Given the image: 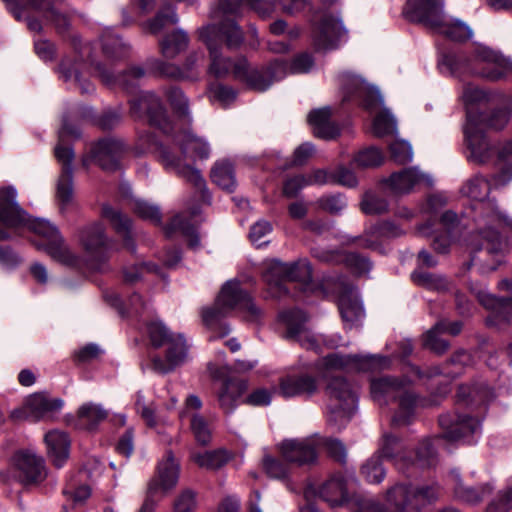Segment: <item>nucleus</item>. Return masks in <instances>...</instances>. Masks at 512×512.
<instances>
[{"mask_svg": "<svg viewBox=\"0 0 512 512\" xmlns=\"http://www.w3.org/2000/svg\"><path fill=\"white\" fill-rule=\"evenodd\" d=\"M129 103L133 117L141 118L146 115L150 124L158 127L166 135L163 141H159L151 133L140 135L136 145L137 153L155 154L166 170L190 182L200 193L202 201L209 203L211 197L206 189V182L200 171L192 166L196 157L207 159L210 156L209 144L190 131L180 130L172 124L161 100L154 93L143 92Z\"/></svg>", "mask_w": 512, "mask_h": 512, "instance_id": "obj_1", "label": "nucleus"}, {"mask_svg": "<svg viewBox=\"0 0 512 512\" xmlns=\"http://www.w3.org/2000/svg\"><path fill=\"white\" fill-rule=\"evenodd\" d=\"M439 425L443 430L441 436L433 440L424 439L421 441L417 447L415 459L405 454V447L401 439L390 433L383 435L376 453L381 458L384 457L391 460L396 468L402 472L414 466L429 468L437 463L435 444H439L442 440L451 442L463 440L467 443H473L474 436L478 435L481 430V421L476 417L466 414H442L439 417Z\"/></svg>", "mask_w": 512, "mask_h": 512, "instance_id": "obj_2", "label": "nucleus"}, {"mask_svg": "<svg viewBox=\"0 0 512 512\" xmlns=\"http://www.w3.org/2000/svg\"><path fill=\"white\" fill-rule=\"evenodd\" d=\"M198 39L208 50L209 65L207 73L215 78H225L232 74L235 78V66L240 57L234 59L222 53L225 46L229 49L239 47L243 42V32L233 20H224L219 25L209 24L197 30Z\"/></svg>", "mask_w": 512, "mask_h": 512, "instance_id": "obj_3", "label": "nucleus"}, {"mask_svg": "<svg viewBox=\"0 0 512 512\" xmlns=\"http://www.w3.org/2000/svg\"><path fill=\"white\" fill-rule=\"evenodd\" d=\"M371 396L380 405L398 402V408L392 418L394 425L409 424L419 405L424 406L414 392L410 389V382L406 379L382 377L371 381Z\"/></svg>", "mask_w": 512, "mask_h": 512, "instance_id": "obj_4", "label": "nucleus"}, {"mask_svg": "<svg viewBox=\"0 0 512 512\" xmlns=\"http://www.w3.org/2000/svg\"><path fill=\"white\" fill-rule=\"evenodd\" d=\"M147 334L152 346L156 348L168 346L165 359L158 356L152 358L153 370L166 374L184 363L187 357V345L182 335H172L161 322L149 323Z\"/></svg>", "mask_w": 512, "mask_h": 512, "instance_id": "obj_5", "label": "nucleus"}, {"mask_svg": "<svg viewBox=\"0 0 512 512\" xmlns=\"http://www.w3.org/2000/svg\"><path fill=\"white\" fill-rule=\"evenodd\" d=\"M79 136V129L64 120L59 131V142L55 147V157L62 165V173L58 179L56 190L57 201L62 211L73 203V170L71 164L74 159V152L65 141L69 137L78 138Z\"/></svg>", "mask_w": 512, "mask_h": 512, "instance_id": "obj_6", "label": "nucleus"}, {"mask_svg": "<svg viewBox=\"0 0 512 512\" xmlns=\"http://www.w3.org/2000/svg\"><path fill=\"white\" fill-rule=\"evenodd\" d=\"M265 281L270 286L274 296L286 294L288 289L284 282H298L304 291L311 289L312 268L306 258H299L287 265L279 259H272L264 274Z\"/></svg>", "mask_w": 512, "mask_h": 512, "instance_id": "obj_7", "label": "nucleus"}, {"mask_svg": "<svg viewBox=\"0 0 512 512\" xmlns=\"http://www.w3.org/2000/svg\"><path fill=\"white\" fill-rule=\"evenodd\" d=\"M327 419L338 427L345 426L357 406V392L354 386L343 377H333L326 386Z\"/></svg>", "mask_w": 512, "mask_h": 512, "instance_id": "obj_8", "label": "nucleus"}, {"mask_svg": "<svg viewBox=\"0 0 512 512\" xmlns=\"http://www.w3.org/2000/svg\"><path fill=\"white\" fill-rule=\"evenodd\" d=\"M286 75L287 66L278 59L266 66L251 67L245 57H240L235 66V79L258 92L266 91L274 82L282 80Z\"/></svg>", "mask_w": 512, "mask_h": 512, "instance_id": "obj_9", "label": "nucleus"}, {"mask_svg": "<svg viewBox=\"0 0 512 512\" xmlns=\"http://www.w3.org/2000/svg\"><path fill=\"white\" fill-rule=\"evenodd\" d=\"M179 464L171 451L159 462L156 475L149 481L145 500L138 512H155L160 497L172 490L179 479Z\"/></svg>", "mask_w": 512, "mask_h": 512, "instance_id": "obj_10", "label": "nucleus"}, {"mask_svg": "<svg viewBox=\"0 0 512 512\" xmlns=\"http://www.w3.org/2000/svg\"><path fill=\"white\" fill-rule=\"evenodd\" d=\"M390 364L389 358L380 355H341L331 353L316 363L319 372L330 371H367L384 369Z\"/></svg>", "mask_w": 512, "mask_h": 512, "instance_id": "obj_11", "label": "nucleus"}, {"mask_svg": "<svg viewBox=\"0 0 512 512\" xmlns=\"http://www.w3.org/2000/svg\"><path fill=\"white\" fill-rule=\"evenodd\" d=\"M205 55L202 51L194 50L186 55L181 65L160 59L147 61L148 68L159 76L179 81L195 82L201 78L202 64Z\"/></svg>", "mask_w": 512, "mask_h": 512, "instance_id": "obj_12", "label": "nucleus"}, {"mask_svg": "<svg viewBox=\"0 0 512 512\" xmlns=\"http://www.w3.org/2000/svg\"><path fill=\"white\" fill-rule=\"evenodd\" d=\"M217 303L230 312L233 310L242 312L249 321H258L262 315L261 309L256 306L237 279L228 280L222 286L217 296Z\"/></svg>", "mask_w": 512, "mask_h": 512, "instance_id": "obj_13", "label": "nucleus"}, {"mask_svg": "<svg viewBox=\"0 0 512 512\" xmlns=\"http://www.w3.org/2000/svg\"><path fill=\"white\" fill-rule=\"evenodd\" d=\"M323 285L338 295V308L347 327L352 328L364 318L365 311L354 287L338 281L333 283L332 280L325 281Z\"/></svg>", "mask_w": 512, "mask_h": 512, "instance_id": "obj_14", "label": "nucleus"}, {"mask_svg": "<svg viewBox=\"0 0 512 512\" xmlns=\"http://www.w3.org/2000/svg\"><path fill=\"white\" fill-rule=\"evenodd\" d=\"M63 407V400L51 398L46 393H34L26 398L23 406L12 412V417L18 420L38 422L50 419Z\"/></svg>", "mask_w": 512, "mask_h": 512, "instance_id": "obj_15", "label": "nucleus"}, {"mask_svg": "<svg viewBox=\"0 0 512 512\" xmlns=\"http://www.w3.org/2000/svg\"><path fill=\"white\" fill-rule=\"evenodd\" d=\"M12 463L18 472V477L24 485H38L48 475V469L43 456L32 449H21L14 453Z\"/></svg>", "mask_w": 512, "mask_h": 512, "instance_id": "obj_16", "label": "nucleus"}, {"mask_svg": "<svg viewBox=\"0 0 512 512\" xmlns=\"http://www.w3.org/2000/svg\"><path fill=\"white\" fill-rule=\"evenodd\" d=\"M8 10L14 15L17 20L21 19V14L28 8L39 11L46 22L54 25L59 34H64L68 31L69 20L59 12L52 4L51 0H2Z\"/></svg>", "mask_w": 512, "mask_h": 512, "instance_id": "obj_17", "label": "nucleus"}, {"mask_svg": "<svg viewBox=\"0 0 512 512\" xmlns=\"http://www.w3.org/2000/svg\"><path fill=\"white\" fill-rule=\"evenodd\" d=\"M125 151V146L118 139H102L95 143L89 154L82 158V165L88 167L92 162L101 169L112 172L120 168V158Z\"/></svg>", "mask_w": 512, "mask_h": 512, "instance_id": "obj_18", "label": "nucleus"}, {"mask_svg": "<svg viewBox=\"0 0 512 512\" xmlns=\"http://www.w3.org/2000/svg\"><path fill=\"white\" fill-rule=\"evenodd\" d=\"M343 101L358 100L365 108L372 109L382 103L379 91L367 84L360 76L345 71L339 75Z\"/></svg>", "mask_w": 512, "mask_h": 512, "instance_id": "obj_19", "label": "nucleus"}, {"mask_svg": "<svg viewBox=\"0 0 512 512\" xmlns=\"http://www.w3.org/2000/svg\"><path fill=\"white\" fill-rule=\"evenodd\" d=\"M404 13L406 17L416 23L435 30L443 25V0H407Z\"/></svg>", "mask_w": 512, "mask_h": 512, "instance_id": "obj_20", "label": "nucleus"}, {"mask_svg": "<svg viewBox=\"0 0 512 512\" xmlns=\"http://www.w3.org/2000/svg\"><path fill=\"white\" fill-rule=\"evenodd\" d=\"M389 507L373 499L363 500L355 512H406L413 511L412 485L397 484L387 491Z\"/></svg>", "mask_w": 512, "mask_h": 512, "instance_id": "obj_21", "label": "nucleus"}, {"mask_svg": "<svg viewBox=\"0 0 512 512\" xmlns=\"http://www.w3.org/2000/svg\"><path fill=\"white\" fill-rule=\"evenodd\" d=\"M321 446V436L313 435L304 439L285 440L279 445L282 457L299 466L314 464Z\"/></svg>", "mask_w": 512, "mask_h": 512, "instance_id": "obj_22", "label": "nucleus"}, {"mask_svg": "<svg viewBox=\"0 0 512 512\" xmlns=\"http://www.w3.org/2000/svg\"><path fill=\"white\" fill-rule=\"evenodd\" d=\"M280 322L285 326L284 338L295 340L308 350H317L319 340L307 328V315L300 309H290L279 314Z\"/></svg>", "mask_w": 512, "mask_h": 512, "instance_id": "obj_23", "label": "nucleus"}, {"mask_svg": "<svg viewBox=\"0 0 512 512\" xmlns=\"http://www.w3.org/2000/svg\"><path fill=\"white\" fill-rule=\"evenodd\" d=\"M40 237L38 249L50 256H69L70 251L58 229L45 219L30 220L24 226Z\"/></svg>", "mask_w": 512, "mask_h": 512, "instance_id": "obj_24", "label": "nucleus"}, {"mask_svg": "<svg viewBox=\"0 0 512 512\" xmlns=\"http://www.w3.org/2000/svg\"><path fill=\"white\" fill-rule=\"evenodd\" d=\"M465 136L469 150V161L484 164L493 157L494 147L487 139L483 129L479 127L478 120L471 110L467 112Z\"/></svg>", "mask_w": 512, "mask_h": 512, "instance_id": "obj_25", "label": "nucleus"}, {"mask_svg": "<svg viewBox=\"0 0 512 512\" xmlns=\"http://www.w3.org/2000/svg\"><path fill=\"white\" fill-rule=\"evenodd\" d=\"M475 60L483 64L479 74L489 81H499L512 74V59L489 47H478Z\"/></svg>", "mask_w": 512, "mask_h": 512, "instance_id": "obj_26", "label": "nucleus"}, {"mask_svg": "<svg viewBox=\"0 0 512 512\" xmlns=\"http://www.w3.org/2000/svg\"><path fill=\"white\" fill-rule=\"evenodd\" d=\"M345 34L346 31L338 18L325 15L313 29L312 39L317 49H334Z\"/></svg>", "mask_w": 512, "mask_h": 512, "instance_id": "obj_27", "label": "nucleus"}, {"mask_svg": "<svg viewBox=\"0 0 512 512\" xmlns=\"http://www.w3.org/2000/svg\"><path fill=\"white\" fill-rule=\"evenodd\" d=\"M319 389L317 377L308 374H289L280 379L279 393L285 398L306 397L316 394Z\"/></svg>", "mask_w": 512, "mask_h": 512, "instance_id": "obj_28", "label": "nucleus"}, {"mask_svg": "<svg viewBox=\"0 0 512 512\" xmlns=\"http://www.w3.org/2000/svg\"><path fill=\"white\" fill-rule=\"evenodd\" d=\"M16 189L12 186L0 190V222L7 227H21L27 222V213L20 207Z\"/></svg>", "mask_w": 512, "mask_h": 512, "instance_id": "obj_29", "label": "nucleus"}, {"mask_svg": "<svg viewBox=\"0 0 512 512\" xmlns=\"http://www.w3.org/2000/svg\"><path fill=\"white\" fill-rule=\"evenodd\" d=\"M198 214L199 208L193 207L189 211V216L185 213H180L174 216L164 227V233L167 237H173L177 233L185 237L187 239L190 252L192 253L199 252L198 248L200 247L199 237L196 234L194 223L191 221V218Z\"/></svg>", "mask_w": 512, "mask_h": 512, "instance_id": "obj_30", "label": "nucleus"}, {"mask_svg": "<svg viewBox=\"0 0 512 512\" xmlns=\"http://www.w3.org/2000/svg\"><path fill=\"white\" fill-rule=\"evenodd\" d=\"M386 184L394 194L401 195L422 184L432 186L433 179L430 175L420 172L417 167H412L393 173L386 180Z\"/></svg>", "mask_w": 512, "mask_h": 512, "instance_id": "obj_31", "label": "nucleus"}, {"mask_svg": "<svg viewBox=\"0 0 512 512\" xmlns=\"http://www.w3.org/2000/svg\"><path fill=\"white\" fill-rule=\"evenodd\" d=\"M95 70L104 84L108 86H121L124 89L135 87L138 81L146 74L145 70L140 66H131L121 73H116L113 67L97 63Z\"/></svg>", "mask_w": 512, "mask_h": 512, "instance_id": "obj_32", "label": "nucleus"}, {"mask_svg": "<svg viewBox=\"0 0 512 512\" xmlns=\"http://www.w3.org/2000/svg\"><path fill=\"white\" fill-rule=\"evenodd\" d=\"M101 215L110 223L115 232L123 238L126 252L135 253L132 220L126 214L109 204L102 205Z\"/></svg>", "mask_w": 512, "mask_h": 512, "instance_id": "obj_33", "label": "nucleus"}, {"mask_svg": "<svg viewBox=\"0 0 512 512\" xmlns=\"http://www.w3.org/2000/svg\"><path fill=\"white\" fill-rule=\"evenodd\" d=\"M44 443L52 465L57 469L64 467L70 456L71 441L68 434L58 429L51 430L45 434Z\"/></svg>", "mask_w": 512, "mask_h": 512, "instance_id": "obj_34", "label": "nucleus"}, {"mask_svg": "<svg viewBox=\"0 0 512 512\" xmlns=\"http://www.w3.org/2000/svg\"><path fill=\"white\" fill-rule=\"evenodd\" d=\"M477 299L491 314L487 317L489 325L501 326L508 323L512 316V297L498 298L485 291L477 293Z\"/></svg>", "mask_w": 512, "mask_h": 512, "instance_id": "obj_35", "label": "nucleus"}, {"mask_svg": "<svg viewBox=\"0 0 512 512\" xmlns=\"http://www.w3.org/2000/svg\"><path fill=\"white\" fill-rule=\"evenodd\" d=\"M473 364V359L470 353L465 350L457 351L452 355L448 362L443 367L435 366L422 372L419 368H414L416 375L419 378H431L437 375H444L448 378H456L460 376L466 367Z\"/></svg>", "mask_w": 512, "mask_h": 512, "instance_id": "obj_36", "label": "nucleus"}, {"mask_svg": "<svg viewBox=\"0 0 512 512\" xmlns=\"http://www.w3.org/2000/svg\"><path fill=\"white\" fill-rule=\"evenodd\" d=\"M402 234V230L393 222L385 221L380 223L373 230L365 235L355 237L349 240V244L356 248L370 249L372 252H381L379 249L381 243L379 237H397Z\"/></svg>", "mask_w": 512, "mask_h": 512, "instance_id": "obj_37", "label": "nucleus"}, {"mask_svg": "<svg viewBox=\"0 0 512 512\" xmlns=\"http://www.w3.org/2000/svg\"><path fill=\"white\" fill-rule=\"evenodd\" d=\"M449 476L453 484L455 497L467 504L476 505L493 491V486L490 483H483L476 487L464 485L460 474L456 470H452Z\"/></svg>", "mask_w": 512, "mask_h": 512, "instance_id": "obj_38", "label": "nucleus"}, {"mask_svg": "<svg viewBox=\"0 0 512 512\" xmlns=\"http://www.w3.org/2000/svg\"><path fill=\"white\" fill-rule=\"evenodd\" d=\"M315 494L331 507L341 506L348 500L346 481L341 475L333 476L322 483Z\"/></svg>", "mask_w": 512, "mask_h": 512, "instance_id": "obj_39", "label": "nucleus"}, {"mask_svg": "<svg viewBox=\"0 0 512 512\" xmlns=\"http://www.w3.org/2000/svg\"><path fill=\"white\" fill-rule=\"evenodd\" d=\"M229 313L228 309H223L222 305H218L217 299L212 307L202 308V322L212 332L210 340L225 337L230 333L229 326L222 322V319Z\"/></svg>", "mask_w": 512, "mask_h": 512, "instance_id": "obj_40", "label": "nucleus"}, {"mask_svg": "<svg viewBox=\"0 0 512 512\" xmlns=\"http://www.w3.org/2000/svg\"><path fill=\"white\" fill-rule=\"evenodd\" d=\"M78 240L88 252L108 251L111 244L99 223H92L79 229Z\"/></svg>", "mask_w": 512, "mask_h": 512, "instance_id": "obj_41", "label": "nucleus"}, {"mask_svg": "<svg viewBox=\"0 0 512 512\" xmlns=\"http://www.w3.org/2000/svg\"><path fill=\"white\" fill-rule=\"evenodd\" d=\"M247 388V383L240 379H226L218 391L220 408L226 414H230L237 406V400Z\"/></svg>", "mask_w": 512, "mask_h": 512, "instance_id": "obj_42", "label": "nucleus"}, {"mask_svg": "<svg viewBox=\"0 0 512 512\" xmlns=\"http://www.w3.org/2000/svg\"><path fill=\"white\" fill-rule=\"evenodd\" d=\"M81 58H83L82 54ZM85 66L83 59L71 60L66 58L60 64V74L64 81H73L78 85L82 93H91L94 91V86L83 77L82 69Z\"/></svg>", "mask_w": 512, "mask_h": 512, "instance_id": "obj_43", "label": "nucleus"}, {"mask_svg": "<svg viewBox=\"0 0 512 512\" xmlns=\"http://www.w3.org/2000/svg\"><path fill=\"white\" fill-rule=\"evenodd\" d=\"M330 118L331 109L329 107L316 109L309 113L308 122L312 126L313 133L316 137L328 140L338 135L339 130L330 121Z\"/></svg>", "mask_w": 512, "mask_h": 512, "instance_id": "obj_44", "label": "nucleus"}, {"mask_svg": "<svg viewBox=\"0 0 512 512\" xmlns=\"http://www.w3.org/2000/svg\"><path fill=\"white\" fill-rule=\"evenodd\" d=\"M190 38L182 29H176L166 34L160 41L159 47L165 59L172 60L183 53L189 46Z\"/></svg>", "mask_w": 512, "mask_h": 512, "instance_id": "obj_45", "label": "nucleus"}, {"mask_svg": "<svg viewBox=\"0 0 512 512\" xmlns=\"http://www.w3.org/2000/svg\"><path fill=\"white\" fill-rule=\"evenodd\" d=\"M457 397L459 400L481 405L491 402L495 398V392L486 382L482 381L473 387L460 385Z\"/></svg>", "mask_w": 512, "mask_h": 512, "instance_id": "obj_46", "label": "nucleus"}, {"mask_svg": "<svg viewBox=\"0 0 512 512\" xmlns=\"http://www.w3.org/2000/svg\"><path fill=\"white\" fill-rule=\"evenodd\" d=\"M504 106L496 109L489 115L484 113L473 112L478 120L479 127H489L493 129H502L508 122L511 111V100L508 96L503 97Z\"/></svg>", "mask_w": 512, "mask_h": 512, "instance_id": "obj_47", "label": "nucleus"}, {"mask_svg": "<svg viewBox=\"0 0 512 512\" xmlns=\"http://www.w3.org/2000/svg\"><path fill=\"white\" fill-rule=\"evenodd\" d=\"M101 44L104 55L108 59H121L129 53V45L111 30L105 31L101 36Z\"/></svg>", "mask_w": 512, "mask_h": 512, "instance_id": "obj_48", "label": "nucleus"}, {"mask_svg": "<svg viewBox=\"0 0 512 512\" xmlns=\"http://www.w3.org/2000/svg\"><path fill=\"white\" fill-rule=\"evenodd\" d=\"M470 243L473 252H486L488 254L498 253L500 251L501 239L499 233L493 229L479 232L472 236Z\"/></svg>", "mask_w": 512, "mask_h": 512, "instance_id": "obj_49", "label": "nucleus"}, {"mask_svg": "<svg viewBox=\"0 0 512 512\" xmlns=\"http://www.w3.org/2000/svg\"><path fill=\"white\" fill-rule=\"evenodd\" d=\"M453 41H466L472 37L471 28L459 19L443 18V25L435 30Z\"/></svg>", "mask_w": 512, "mask_h": 512, "instance_id": "obj_50", "label": "nucleus"}, {"mask_svg": "<svg viewBox=\"0 0 512 512\" xmlns=\"http://www.w3.org/2000/svg\"><path fill=\"white\" fill-rule=\"evenodd\" d=\"M211 179L217 186L228 192L234 191L236 187L234 170L228 161L215 163L211 171Z\"/></svg>", "mask_w": 512, "mask_h": 512, "instance_id": "obj_51", "label": "nucleus"}, {"mask_svg": "<svg viewBox=\"0 0 512 512\" xmlns=\"http://www.w3.org/2000/svg\"><path fill=\"white\" fill-rule=\"evenodd\" d=\"M59 262L67 267L81 269L84 274L104 272L107 267L108 258H57Z\"/></svg>", "mask_w": 512, "mask_h": 512, "instance_id": "obj_52", "label": "nucleus"}, {"mask_svg": "<svg viewBox=\"0 0 512 512\" xmlns=\"http://www.w3.org/2000/svg\"><path fill=\"white\" fill-rule=\"evenodd\" d=\"M62 493L71 499L75 505H82L90 497L91 490L87 485H78L76 474L70 472L67 474Z\"/></svg>", "mask_w": 512, "mask_h": 512, "instance_id": "obj_53", "label": "nucleus"}, {"mask_svg": "<svg viewBox=\"0 0 512 512\" xmlns=\"http://www.w3.org/2000/svg\"><path fill=\"white\" fill-rule=\"evenodd\" d=\"M413 511H419L424 506L435 502L440 496L438 485L412 486Z\"/></svg>", "mask_w": 512, "mask_h": 512, "instance_id": "obj_54", "label": "nucleus"}, {"mask_svg": "<svg viewBox=\"0 0 512 512\" xmlns=\"http://www.w3.org/2000/svg\"><path fill=\"white\" fill-rule=\"evenodd\" d=\"M461 194L474 201H483L490 192L489 182L479 176L469 179L461 188Z\"/></svg>", "mask_w": 512, "mask_h": 512, "instance_id": "obj_55", "label": "nucleus"}, {"mask_svg": "<svg viewBox=\"0 0 512 512\" xmlns=\"http://www.w3.org/2000/svg\"><path fill=\"white\" fill-rule=\"evenodd\" d=\"M445 328L446 323L444 321H439L430 330H428L423 337L424 347L437 354H442L447 351L449 343L439 337L440 334H443L441 331Z\"/></svg>", "mask_w": 512, "mask_h": 512, "instance_id": "obj_56", "label": "nucleus"}, {"mask_svg": "<svg viewBox=\"0 0 512 512\" xmlns=\"http://www.w3.org/2000/svg\"><path fill=\"white\" fill-rule=\"evenodd\" d=\"M78 417L87 429L92 430L107 417V412L99 405L86 403L79 408Z\"/></svg>", "mask_w": 512, "mask_h": 512, "instance_id": "obj_57", "label": "nucleus"}, {"mask_svg": "<svg viewBox=\"0 0 512 512\" xmlns=\"http://www.w3.org/2000/svg\"><path fill=\"white\" fill-rule=\"evenodd\" d=\"M192 460L201 468L218 469L228 462L229 454L225 450L207 451L193 454Z\"/></svg>", "mask_w": 512, "mask_h": 512, "instance_id": "obj_58", "label": "nucleus"}, {"mask_svg": "<svg viewBox=\"0 0 512 512\" xmlns=\"http://www.w3.org/2000/svg\"><path fill=\"white\" fill-rule=\"evenodd\" d=\"M361 475L372 484L382 482L385 477V469L382 465L381 457L378 453L372 455L361 467Z\"/></svg>", "mask_w": 512, "mask_h": 512, "instance_id": "obj_59", "label": "nucleus"}, {"mask_svg": "<svg viewBox=\"0 0 512 512\" xmlns=\"http://www.w3.org/2000/svg\"><path fill=\"white\" fill-rule=\"evenodd\" d=\"M145 272H151L159 275L164 278L165 273L163 268L159 267L158 264L153 262L145 263L144 266L134 264L131 266H127L123 269V279L128 284H133L140 280Z\"/></svg>", "mask_w": 512, "mask_h": 512, "instance_id": "obj_60", "label": "nucleus"}, {"mask_svg": "<svg viewBox=\"0 0 512 512\" xmlns=\"http://www.w3.org/2000/svg\"><path fill=\"white\" fill-rule=\"evenodd\" d=\"M178 22V16L175 8L171 4H165L157 13L155 18L149 23L151 33H159L167 25H173Z\"/></svg>", "mask_w": 512, "mask_h": 512, "instance_id": "obj_61", "label": "nucleus"}, {"mask_svg": "<svg viewBox=\"0 0 512 512\" xmlns=\"http://www.w3.org/2000/svg\"><path fill=\"white\" fill-rule=\"evenodd\" d=\"M437 265L435 258H423L418 267L411 273L412 281L420 286L434 287L436 282L434 275L425 271V268L433 267Z\"/></svg>", "mask_w": 512, "mask_h": 512, "instance_id": "obj_62", "label": "nucleus"}, {"mask_svg": "<svg viewBox=\"0 0 512 512\" xmlns=\"http://www.w3.org/2000/svg\"><path fill=\"white\" fill-rule=\"evenodd\" d=\"M512 510V484L500 489L489 502L486 512H510Z\"/></svg>", "mask_w": 512, "mask_h": 512, "instance_id": "obj_63", "label": "nucleus"}, {"mask_svg": "<svg viewBox=\"0 0 512 512\" xmlns=\"http://www.w3.org/2000/svg\"><path fill=\"white\" fill-rule=\"evenodd\" d=\"M355 163L362 168H373L384 161L382 151L376 147H369L360 151L354 158Z\"/></svg>", "mask_w": 512, "mask_h": 512, "instance_id": "obj_64", "label": "nucleus"}]
</instances>
